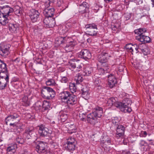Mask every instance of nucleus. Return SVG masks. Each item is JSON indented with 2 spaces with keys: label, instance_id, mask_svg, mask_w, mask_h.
I'll return each instance as SVG.
<instances>
[{
  "label": "nucleus",
  "instance_id": "nucleus-1",
  "mask_svg": "<svg viewBox=\"0 0 154 154\" xmlns=\"http://www.w3.org/2000/svg\"><path fill=\"white\" fill-rule=\"evenodd\" d=\"M146 30L145 29L140 28L138 29L135 30L134 31L135 34L138 35L136 36V38L140 42H142V44L145 45L144 44L149 42L150 41V38L147 36H146L144 33L146 32Z\"/></svg>",
  "mask_w": 154,
  "mask_h": 154
},
{
  "label": "nucleus",
  "instance_id": "nucleus-2",
  "mask_svg": "<svg viewBox=\"0 0 154 154\" xmlns=\"http://www.w3.org/2000/svg\"><path fill=\"white\" fill-rule=\"evenodd\" d=\"M132 103L131 100L128 99H126L120 102L119 108L122 112L125 113L130 112L132 109L130 107H129V105H131Z\"/></svg>",
  "mask_w": 154,
  "mask_h": 154
},
{
  "label": "nucleus",
  "instance_id": "nucleus-3",
  "mask_svg": "<svg viewBox=\"0 0 154 154\" xmlns=\"http://www.w3.org/2000/svg\"><path fill=\"white\" fill-rule=\"evenodd\" d=\"M111 57V53L110 50H103L101 53L99 57L98 61L101 63V64H108L107 63L110 57Z\"/></svg>",
  "mask_w": 154,
  "mask_h": 154
},
{
  "label": "nucleus",
  "instance_id": "nucleus-4",
  "mask_svg": "<svg viewBox=\"0 0 154 154\" xmlns=\"http://www.w3.org/2000/svg\"><path fill=\"white\" fill-rule=\"evenodd\" d=\"M74 56H71L69 59V60L68 62V66L69 69L72 71H74V69H76L77 71H79L82 67V64H80V65H77L75 63V60L74 59Z\"/></svg>",
  "mask_w": 154,
  "mask_h": 154
},
{
  "label": "nucleus",
  "instance_id": "nucleus-5",
  "mask_svg": "<svg viewBox=\"0 0 154 154\" xmlns=\"http://www.w3.org/2000/svg\"><path fill=\"white\" fill-rule=\"evenodd\" d=\"M54 92L51 88L48 87L44 88L42 91V96L48 99H50L54 96Z\"/></svg>",
  "mask_w": 154,
  "mask_h": 154
},
{
  "label": "nucleus",
  "instance_id": "nucleus-6",
  "mask_svg": "<svg viewBox=\"0 0 154 154\" xmlns=\"http://www.w3.org/2000/svg\"><path fill=\"white\" fill-rule=\"evenodd\" d=\"M20 119L18 115L14 114L13 115H11L6 118L5 122L7 125L9 124L10 125H13L14 127L16 126V123L18 122Z\"/></svg>",
  "mask_w": 154,
  "mask_h": 154
},
{
  "label": "nucleus",
  "instance_id": "nucleus-7",
  "mask_svg": "<svg viewBox=\"0 0 154 154\" xmlns=\"http://www.w3.org/2000/svg\"><path fill=\"white\" fill-rule=\"evenodd\" d=\"M87 29V34L89 35L94 36L96 35L97 32V25L94 24H90L86 26Z\"/></svg>",
  "mask_w": 154,
  "mask_h": 154
},
{
  "label": "nucleus",
  "instance_id": "nucleus-8",
  "mask_svg": "<svg viewBox=\"0 0 154 154\" xmlns=\"http://www.w3.org/2000/svg\"><path fill=\"white\" fill-rule=\"evenodd\" d=\"M116 137L118 139L122 138L125 134V127L123 125H119L116 126Z\"/></svg>",
  "mask_w": 154,
  "mask_h": 154
},
{
  "label": "nucleus",
  "instance_id": "nucleus-9",
  "mask_svg": "<svg viewBox=\"0 0 154 154\" xmlns=\"http://www.w3.org/2000/svg\"><path fill=\"white\" fill-rule=\"evenodd\" d=\"M36 149L39 153H45L47 150V144L43 142L39 143L36 146Z\"/></svg>",
  "mask_w": 154,
  "mask_h": 154
},
{
  "label": "nucleus",
  "instance_id": "nucleus-10",
  "mask_svg": "<svg viewBox=\"0 0 154 154\" xmlns=\"http://www.w3.org/2000/svg\"><path fill=\"white\" fill-rule=\"evenodd\" d=\"M108 85L110 88H112L117 83L116 79L112 74L108 75Z\"/></svg>",
  "mask_w": 154,
  "mask_h": 154
},
{
  "label": "nucleus",
  "instance_id": "nucleus-11",
  "mask_svg": "<svg viewBox=\"0 0 154 154\" xmlns=\"http://www.w3.org/2000/svg\"><path fill=\"white\" fill-rule=\"evenodd\" d=\"M80 55L81 57L85 60L89 59L91 58V54L88 50L86 49L82 50L80 52Z\"/></svg>",
  "mask_w": 154,
  "mask_h": 154
},
{
  "label": "nucleus",
  "instance_id": "nucleus-12",
  "mask_svg": "<svg viewBox=\"0 0 154 154\" xmlns=\"http://www.w3.org/2000/svg\"><path fill=\"white\" fill-rule=\"evenodd\" d=\"M38 133L41 136L45 137L49 133L48 129L45 127L44 125H41L38 126Z\"/></svg>",
  "mask_w": 154,
  "mask_h": 154
},
{
  "label": "nucleus",
  "instance_id": "nucleus-13",
  "mask_svg": "<svg viewBox=\"0 0 154 154\" xmlns=\"http://www.w3.org/2000/svg\"><path fill=\"white\" fill-rule=\"evenodd\" d=\"M94 111L92 113L95 116L100 118L103 114V110L102 108L98 106H96L94 108Z\"/></svg>",
  "mask_w": 154,
  "mask_h": 154
},
{
  "label": "nucleus",
  "instance_id": "nucleus-14",
  "mask_svg": "<svg viewBox=\"0 0 154 154\" xmlns=\"http://www.w3.org/2000/svg\"><path fill=\"white\" fill-rule=\"evenodd\" d=\"M100 67H98L97 68L98 70V74L99 75H103L107 72L108 69L109 68V66L108 64H103L101 65Z\"/></svg>",
  "mask_w": 154,
  "mask_h": 154
},
{
  "label": "nucleus",
  "instance_id": "nucleus-15",
  "mask_svg": "<svg viewBox=\"0 0 154 154\" xmlns=\"http://www.w3.org/2000/svg\"><path fill=\"white\" fill-rule=\"evenodd\" d=\"M39 14L38 11L35 9H32L31 10L29 16L33 22H35L37 20Z\"/></svg>",
  "mask_w": 154,
  "mask_h": 154
},
{
  "label": "nucleus",
  "instance_id": "nucleus-16",
  "mask_svg": "<svg viewBox=\"0 0 154 154\" xmlns=\"http://www.w3.org/2000/svg\"><path fill=\"white\" fill-rule=\"evenodd\" d=\"M44 23L49 27H52L55 24L54 19L52 17H45L44 20Z\"/></svg>",
  "mask_w": 154,
  "mask_h": 154
},
{
  "label": "nucleus",
  "instance_id": "nucleus-17",
  "mask_svg": "<svg viewBox=\"0 0 154 154\" xmlns=\"http://www.w3.org/2000/svg\"><path fill=\"white\" fill-rule=\"evenodd\" d=\"M54 13V9L52 8L47 6L44 11V14L46 17H51Z\"/></svg>",
  "mask_w": 154,
  "mask_h": 154
},
{
  "label": "nucleus",
  "instance_id": "nucleus-18",
  "mask_svg": "<svg viewBox=\"0 0 154 154\" xmlns=\"http://www.w3.org/2000/svg\"><path fill=\"white\" fill-rule=\"evenodd\" d=\"M97 120V117L91 113L87 116V121L88 123L94 125Z\"/></svg>",
  "mask_w": 154,
  "mask_h": 154
},
{
  "label": "nucleus",
  "instance_id": "nucleus-19",
  "mask_svg": "<svg viewBox=\"0 0 154 154\" xmlns=\"http://www.w3.org/2000/svg\"><path fill=\"white\" fill-rule=\"evenodd\" d=\"M139 145L140 147L143 151H147L149 149V144L144 140H141Z\"/></svg>",
  "mask_w": 154,
  "mask_h": 154
},
{
  "label": "nucleus",
  "instance_id": "nucleus-20",
  "mask_svg": "<svg viewBox=\"0 0 154 154\" xmlns=\"http://www.w3.org/2000/svg\"><path fill=\"white\" fill-rule=\"evenodd\" d=\"M1 11L4 14L7 15L8 16L9 14L13 11V8H10L8 6L6 5L3 7H0Z\"/></svg>",
  "mask_w": 154,
  "mask_h": 154
},
{
  "label": "nucleus",
  "instance_id": "nucleus-21",
  "mask_svg": "<svg viewBox=\"0 0 154 154\" xmlns=\"http://www.w3.org/2000/svg\"><path fill=\"white\" fill-rule=\"evenodd\" d=\"M117 98L116 97H111L109 99L108 103L110 106H113L117 108H119V102L117 101Z\"/></svg>",
  "mask_w": 154,
  "mask_h": 154
},
{
  "label": "nucleus",
  "instance_id": "nucleus-22",
  "mask_svg": "<svg viewBox=\"0 0 154 154\" xmlns=\"http://www.w3.org/2000/svg\"><path fill=\"white\" fill-rule=\"evenodd\" d=\"M17 148V145L15 144H11L9 145L7 149V154H14Z\"/></svg>",
  "mask_w": 154,
  "mask_h": 154
},
{
  "label": "nucleus",
  "instance_id": "nucleus-23",
  "mask_svg": "<svg viewBox=\"0 0 154 154\" xmlns=\"http://www.w3.org/2000/svg\"><path fill=\"white\" fill-rule=\"evenodd\" d=\"M88 5L87 2H83L79 6V12L81 14H84L86 12V10L88 9Z\"/></svg>",
  "mask_w": 154,
  "mask_h": 154
},
{
  "label": "nucleus",
  "instance_id": "nucleus-24",
  "mask_svg": "<svg viewBox=\"0 0 154 154\" xmlns=\"http://www.w3.org/2000/svg\"><path fill=\"white\" fill-rule=\"evenodd\" d=\"M76 97L73 94H69L68 93V108L69 104L72 105L75 103Z\"/></svg>",
  "mask_w": 154,
  "mask_h": 154
},
{
  "label": "nucleus",
  "instance_id": "nucleus-25",
  "mask_svg": "<svg viewBox=\"0 0 154 154\" xmlns=\"http://www.w3.org/2000/svg\"><path fill=\"white\" fill-rule=\"evenodd\" d=\"M81 90L82 97L85 98H87L89 95V88L86 86H83Z\"/></svg>",
  "mask_w": 154,
  "mask_h": 154
},
{
  "label": "nucleus",
  "instance_id": "nucleus-26",
  "mask_svg": "<svg viewBox=\"0 0 154 154\" xmlns=\"http://www.w3.org/2000/svg\"><path fill=\"white\" fill-rule=\"evenodd\" d=\"M7 16L4 13L0 14V23L3 25H5L8 22Z\"/></svg>",
  "mask_w": 154,
  "mask_h": 154
},
{
  "label": "nucleus",
  "instance_id": "nucleus-27",
  "mask_svg": "<svg viewBox=\"0 0 154 154\" xmlns=\"http://www.w3.org/2000/svg\"><path fill=\"white\" fill-rule=\"evenodd\" d=\"M59 95L62 102L67 103V91L62 92Z\"/></svg>",
  "mask_w": 154,
  "mask_h": 154
},
{
  "label": "nucleus",
  "instance_id": "nucleus-28",
  "mask_svg": "<svg viewBox=\"0 0 154 154\" xmlns=\"http://www.w3.org/2000/svg\"><path fill=\"white\" fill-rule=\"evenodd\" d=\"M13 11L14 12L15 14L18 16H20L22 13V9L18 6H16L13 8Z\"/></svg>",
  "mask_w": 154,
  "mask_h": 154
},
{
  "label": "nucleus",
  "instance_id": "nucleus-29",
  "mask_svg": "<svg viewBox=\"0 0 154 154\" xmlns=\"http://www.w3.org/2000/svg\"><path fill=\"white\" fill-rule=\"evenodd\" d=\"M93 72V68L90 66L86 67L84 70L83 74L85 76L89 75Z\"/></svg>",
  "mask_w": 154,
  "mask_h": 154
},
{
  "label": "nucleus",
  "instance_id": "nucleus-30",
  "mask_svg": "<svg viewBox=\"0 0 154 154\" xmlns=\"http://www.w3.org/2000/svg\"><path fill=\"white\" fill-rule=\"evenodd\" d=\"M77 128L75 125L73 124H71L68 128V133L72 134L73 133H75L77 131Z\"/></svg>",
  "mask_w": 154,
  "mask_h": 154
},
{
  "label": "nucleus",
  "instance_id": "nucleus-31",
  "mask_svg": "<svg viewBox=\"0 0 154 154\" xmlns=\"http://www.w3.org/2000/svg\"><path fill=\"white\" fill-rule=\"evenodd\" d=\"M9 30L12 32H15L18 29L17 25L13 23H10L9 25Z\"/></svg>",
  "mask_w": 154,
  "mask_h": 154
},
{
  "label": "nucleus",
  "instance_id": "nucleus-32",
  "mask_svg": "<svg viewBox=\"0 0 154 154\" xmlns=\"http://www.w3.org/2000/svg\"><path fill=\"white\" fill-rule=\"evenodd\" d=\"M22 101L23 103V105L26 106H29L30 104V100L28 97L27 95H25L22 99Z\"/></svg>",
  "mask_w": 154,
  "mask_h": 154
},
{
  "label": "nucleus",
  "instance_id": "nucleus-33",
  "mask_svg": "<svg viewBox=\"0 0 154 154\" xmlns=\"http://www.w3.org/2000/svg\"><path fill=\"white\" fill-rule=\"evenodd\" d=\"M107 137H103L101 140L100 145L101 146L104 148L106 147L107 144L106 143L108 140Z\"/></svg>",
  "mask_w": 154,
  "mask_h": 154
},
{
  "label": "nucleus",
  "instance_id": "nucleus-34",
  "mask_svg": "<svg viewBox=\"0 0 154 154\" xmlns=\"http://www.w3.org/2000/svg\"><path fill=\"white\" fill-rule=\"evenodd\" d=\"M83 79L82 75L79 73L77 74V76L75 78L77 84H79L82 81Z\"/></svg>",
  "mask_w": 154,
  "mask_h": 154
},
{
  "label": "nucleus",
  "instance_id": "nucleus-35",
  "mask_svg": "<svg viewBox=\"0 0 154 154\" xmlns=\"http://www.w3.org/2000/svg\"><path fill=\"white\" fill-rule=\"evenodd\" d=\"M120 120L117 117H114L112 118V122L116 127L120 125L119 124Z\"/></svg>",
  "mask_w": 154,
  "mask_h": 154
},
{
  "label": "nucleus",
  "instance_id": "nucleus-36",
  "mask_svg": "<svg viewBox=\"0 0 154 154\" xmlns=\"http://www.w3.org/2000/svg\"><path fill=\"white\" fill-rule=\"evenodd\" d=\"M69 89L70 91L72 93L76 91V88L74 83H69Z\"/></svg>",
  "mask_w": 154,
  "mask_h": 154
},
{
  "label": "nucleus",
  "instance_id": "nucleus-37",
  "mask_svg": "<svg viewBox=\"0 0 154 154\" xmlns=\"http://www.w3.org/2000/svg\"><path fill=\"white\" fill-rule=\"evenodd\" d=\"M50 107L49 102L46 100H44L42 105V108L46 110Z\"/></svg>",
  "mask_w": 154,
  "mask_h": 154
},
{
  "label": "nucleus",
  "instance_id": "nucleus-38",
  "mask_svg": "<svg viewBox=\"0 0 154 154\" xmlns=\"http://www.w3.org/2000/svg\"><path fill=\"white\" fill-rule=\"evenodd\" d=\"M0 68L1 69V71L2 73H6L7 72V68L6 67V65L3 62Z\"/></svg>",
  "mask_w": 154,
  "mask_h": 154
},
{
  "label": "nucleus",
  "instance_id": "nucleus-39",
  "mask_svg": "<svg viewBox=\"0 0 154 154\" xmlns=\"http://www.w3.org/2000/svg\"><path fill=\"white\" fill-rule=\"evenodd\" d=\"M64 41V38L62 37H58L56 38L55 40V43L57 45H60Z\"/></svg>",
  "mask_w": 154,
  "mask_h": 154
},
{
  "label": "nucleus",
  "instance_id": "nucleus-40",
  "mask_svg": "<svg viewBox=\"0 0 154 154\" xmlns=\"http://www.w3.org/2000/svg\"><path fill=\"white\" fill-rule=\"evenodd\" d=\"M9 53L8 49H0V54L2 56H6Z\"/></svg>",
  "mask_w": 154,
  "mask_h": 154
},
{
  "label": "nucleus",
  "instance_id": "nucleus-41",
  "mask_svg": "<svg viewBox=\"0 0 154 154\" xmlns=\"http://www.w3.org/2000/svg\"><path fill=\"white\" fill-rule=\"evenodd\" d=\"M93 80L95 85L97 86H100L101 83V81L98 78L94 77Z\"/></svg>",
  "mask_w": 154,
  "mask_h": 154
},
{
  "label": "nucleus",
  "instance_id": "nucleus-42",
  "mask_svg": "<svg viewBox=\"0 0 154 154\" xmlns=\"http://www.w3.org/2000/svg\"><path fill=\"white\" fill-rule=\"evenodd\" d=\"M135 47V48H137V47H139L140 46L139 45V46H138L137 45L134 44V45H132L131 43L127 44L125 47L124 48H133V47Z\"/></svg>",
  "mask_w": 154,
  "mask_h": 154
},
{
  "label": "nucleus",
  "instance_id": "nucleus-43",
  "mask_svg": "<svg viewBox=\"0 0 154 154\" xmlns=\"http://www.w3.org/2000/svg\"><path fill=\"white\" fill-rule=\"evenodd\" d=\"M46 84L48 85H55V81L53 79H50L46 81Z\"/></svg>",
  "mask_w": 154,
  "mask_h": 154
},
{
  "label": "nucleus",
  "instance_id": "nucleus-44",
  "mask_svg": "<svg viewBox=\"0 0 154 154\" xmlns=\"http://www.w3.org/2000/svg\"><path fill=\"white\" fill-rule=\"evenodd\" d=\"M143 52L144 55H146L150 53L149 49H139Z\"/></svg>",
  "mask_w": 154,
  "mask_h": 154
},
{
  "label": "nucleus",
  "instance_id": "nucleus-45",
  "mask_svg": "<svg viewBox=\"0 0 154 154\" xmlns=\"http://www.w3.org/2000/svg\"><path fill=\"white\" fill-rule=\"evenodd\" d=\"M16 141L19 144H23L24 142V140L21 137V136H19L16 139Z\"/></svg>",
  "mask_w": 154,
  "mask_h": 154
},
{
  "label": "nucleus",
  "instance_id": "nucleus-46",
  "mask_svg": "<svg viewBox=\"0 0 154 154\" xmlns=\"http://www.w3.org/2000/svg\"><path fill=\"white\" fill-rule=\"evenodd\" d=\"M79 118L82 121H85V118L86 117V115L85 113H79Z\"/></svg>",
  "mask_w": 154,
  "mask_h": 154
},
{
  "label": "nucleus",
  "instance_id": "nucleus-47",
  "mask_svg": "<svg viewBox=\"0 0 154 154\" xmlns=\"http://www.w3.org/2000/svg\"><path fill=\"white\" fill-rule=\"evenodd\" d=\"M68 145L75 143V140L72 137H69L68 138Z\"/></svg>",
  "mask_w": 154,
  "mask_h": 154
},
{
  "label": "nucleus",
  "instance_id": "nucleus-48",
  "mask_svg": "<svg viewBox=\"0 0 154 154\" xmlns=\"http://www.w3.org/2000/svg\"><path fill=\"white\" fill-rule=\"evenodd\" d=\"M75 145L74 143L68 145V150H74L75 149Z\"/></svg>",
  "mask_w": 154,
  "mask_h": 154
},
{
  "label": "nucleus",
  "instance_id": "nucleus-49",
  "mask_svg": "<svg viewBox=\"0 0 154 154\" xmlns=\"http://www.w3.org/2000/svg\"><path fill=\"white\" fill-rule=\"evenodd\" d=\"M132 14L131 13H127L125 14L124 17L126 20H129L131 17Z\"/></svg>",
  "mask_w": 154,
  "mask_h": 154
},
{
  "label": "nucleus",
  "instance_id": "nucleus-50",
  "mask_svg": "<svg viewBox=\"0 0 154 154\" xmlns=\"http://www.w3.org/2000/svg\"><path fill=\"white\" fill-rule=\"evenodd\" d=\"M61 119L62 121L64 122L67 119V116L66 114L62 115L61 116Z\"/></svg>",
  "mask_w": 154,
  "mask_h": 154
},
{
  "label": "nucleus",
  "instance_id": "nucleus-51",
  "mask_svg": "<svg viewBox=\"0 0 154 154\" xmlns=\"http://www.w3.org/2000/svg\"><path fill=\"white\" fill-rule=\"evenodd\" d=\"M75 45V42L72 40L70 41L68 44V47H73Z\"/></svg>",
  "mask_w": 154,
  "mask_h": 154
},
{
  "label": "nucleus",
  "instance_id": "nucleus-52",
  "mask_svg": "<svg viewBox=\"0 0 154 154\" xmlns=\"http://www.w3.org/2000/svg\"><path fill=\"white\" fill-rule=\"evenodd\" d=\"M36 106L37 107H38L39 109H40L42 107V104L40 101H38L35 104Z\"/></svg>",
  "mask_w": 154,
  "mask_h": 154
},
{
  "label": "nucleus",
  "instance_id": "nucleus-53",
  "mask_svg": "<svg viewBox=\"0 0 154 154\" xmlns=\"http://www.w3.org/2000/svg\"><path fill=\"white\" fill-rule=\"evenodd\" d=\"M119 28V25L114 24L112 26V29L113 31H116Z\"/></svg>",
  "mask_w": 154,
  "mask_h": 154
},
{
  "label": "nucleus",
  "instance_id": "nucleus-54",
  "mask_svg": "<svg viewBox=\"0 0 154 154\" xmlns=\"http://www.w3.org/2000/svg\"><path fill=\"white\" fill-rule=\"evenodd\" d=\"M6 83H3L0 81V89H3L6 86Z\"/></svg>",
  "mask_w": 154,
  "mask_h": 154
},
{
  "label": "nucleus",
  "instance_id": "nucleus-55",
  "mask_svg": "<svg viewBox=\"0 0 154 154\" xmlns=\"http://www.w3.org/2000/svg\"><path fill=\"white\" fill-rule=\"evenodd\" d=\"M42 2L47 4V6L49 5L50 2V0H41Z\"/></svg>",
  "mask_w": 154,
  "mask_h": 154
},
{
  "label": "nucleus",
  "instance_id": "nucleus-56",
  "mask_svg": "<svg viewBox=\"0 0 154 154\" xmlns=\"http://www.w3.org/2000/svg\"><path fill=\"white\" fill-rule=\"evenodd\" d=\"M33 131V129L32 128L31 130H27L26 132V134L30 135L32 134V132Z\"/></svg>",
  "mask_w": 154,
  "mask_h": 154
},
{
  "label": "nucleus",
  "instance_id": "nucleus-57",
  "mask_svg": "<svg viewBox=\"0 0 154 154\" xmlns=\"http://www.w3.org/2000/svg\"><path fill=\"white\" fill-rule=\"evenodd\" d=\"M67 81L66 78L65 77H63L61 79V82L63 83H66Z\"/></svg>",
  "mask_w": 154,
  "mask_h": 154
},
{
  "label": "nucleus",
  "instance_id": "nucleus-58",
  "mask_svg": "<svg viewBox=\"0 0 154 154\" xmlns=\"http://www.w3.org/2000/svg\"><path fill=\"white\" fill-rule=\"evenodd\" d=\"M134 65L135 68L137 69H139V68L141 66V65L139 64L138 63H136V64H134Z\"/></svg>",
  "mask_w": 154,
  "mask_h": 154
},
{
  "label": "nucleus",
  "instance_id": "nucleus-59",
  "mask_svg": "<svg viewBox=\"0 0 154 154\" xmlns=\"http://www.w3.org/2000/svg\"><path fill=\"white\" fill-rule=\"evenodd\" d=\"M122 154H131L129 151L126 150L122 151Z\"/></svg>",
  "mask_w": 154,
  "mask_h": 154
},
{
  "label": "nucleus",
  "instance_id": "nucleus-60",
  "mask_svg": "<svg viewBox=\"0 0 154 154\" xmlns=\"http://www.w3.org/2000/svg\"><path fill=\"white\" fill-rule=\"evenodd\" d=\"M5 44L4 43H2L0 44V48H5Z\"/></svg>",
  "mask_w": 154,
  "mask_h": 154
},
{
  "label": "nucleus",
  "instance_id": "nucleus-61",
  "mask_svg": "<svg viewBox=\"0 0 154 154\" xmlns=\"http://www.w3.org/2000/svg\"><path fill=\"white\" fill-rule=\"evenodd\" d=\"M106 144H107V146L109 145L112 144L111 140L110 139L108 138V140L106 143Z\"/></svg>",
  "mask_w": 154,
  "mask_h": 154
},
{
  "label": "nucleus",
  "instance_id": "nucleus-62",
  "mask_svg": "<svg viewBox=\"0 0 154 154\" xmlns=\"http://www.w3.org/2000/svg\"><path fill=\"white\" fill-rule=\"evenodd\" d=\"M119 70L120 72L124 70V67L122 66H119Z\"/></svg>",
  "mask_w": 154,
  "mask_h": 154
},
{
  "label": "nucleus",
  "instance_id": "nucleus-63",
  "mask_svg": "<svg viewBox=\"0 0 154 154\" xmlns=\"http://www.w3.org/2000/svg\"><path fill=\"white\" fill-rule=\"evenodd\" d=\"M5 75H6V77L5 78V80L7 82H8V80L9 77L7 73H5Z\"/></svg>",
  "mask_w": 154,
  "mask_h": 154
},
{
  "label": "nucleus",
  "instance_id": "nucleus-64",
  "mask_svg": "<svg viewBox=\"0 0 154 154\" xmlns=\"http://www.w3.org/2000/svg\"><path fill=\"white\" fill-rule=\"evenodd\" d=\"M143 81L144 83H145V82H146V81H147V79L146 77H144L143 76Z\"/></svg>",
  "mask_w": 154,
  "mask_h": 154
}]
</instances>
